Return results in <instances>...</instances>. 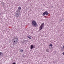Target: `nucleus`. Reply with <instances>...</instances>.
Here are the masks:
<instances>
[{
	"label": "nucleus",
	"mask_w": 64,
	"mask_h": 64,
	"mask_svg": "<svg viewBox=\"0 0 64 64\" xmlns=\"http://www.w3.org/2000/svg\"><path fill=\"white\" fill-rule=\"evenodd\" d=\"M12 42L14 44H16L18 42V38L17 36H15L12 40Z\"/></svg>",
	"instance_id": "f257e3e1"
},
{
	"label": "nucleus",
	"mask_w": 64,
	"mask_h": 64,
	"mask_svg": "<svg viewBox=\"0 0 64 64\" xmlns=\"http://www.w3.org/2000/svg\"><path fill=\"white\" fill-rule=\"evenodd\" d=\"M32 24L33 27H36L37 26V23L36 22V21L34 20L32 21Z\"/></svg>",
	"instance_id": "f03ea898"
},
{
	"label": "nucleus",
	"mask_w": 64,
	"mask_h": 64,
	"mask_svg": "<svg viewBox=\"0 0 64 64\" xmlns=\"http://www.w3.org/2000/svg\"><path fill=\"white\" fill-rule=\"evenodd\" d=\"M44 23H43L39 27V31H41V30L43 29V28H44Z\"/></svg>",
	"instance_id": "7ed1b4c3"
},
{
	"label": "nucleus",
	"mask_w": 64,
	"mask_h": 64,
	"mask_svg": "<svg viewBox=\"0 0 64 64\" xmlns=\"http://www.w3.org/2000/svg\"><path fill=\"white\" fill-rule=\"evenodd\" d=\"M48 14H49V13H48V12L45 11L42 14V15L43 16H44L45 15L47 16Z\"/></svg>",
	"instance_id": "20e7f679"
},
{
	"label": "nucleus",
	"mask_w": 64,
	"mask_h": 64,
	"mask_svg": "<svg viewBox=\"0 0 64 64\" xmlns=\"http://www.w3.org/2000/svg\"><path fill=\"white\" fill-rule=\"evenodd\" d=\"M35 48V45H34L33 44L30 45V48L31 50H32V49H33V48Z\"/></svg>",
	"instance_id": "39448f33"
},
{
	"label": "nucleus",
	"mask_w": 64,
	"mask_h": 64,
	"mask_svg": "<svg viewBox=\"0 0 64 64\" xmlns=\"http://www.w3.org/2000/svg\"><path fill=\"white\" fill-rule=\"evenodd\" d=\"M16 14H20L19 10H17L16 12Z\"/></svg>",
	"instance_id": "423d86ee"
},
{
	"label": "nucleus",
	"mask_w": 64,
	"mask_h": 64,
	"mask_svg": "<svg viewBox=\"0 0 64 64\" xmlns=\"http://www.w3.org/2000/svg\"><path fill=\"white\" fill-rule=\"evenodd\" d=\"M15 15L16 17H17L18 18L20 15V14H16Z\"/></svg>",
	"instance_id": "0eeeda50"
},
{
	"label": "nucleus",
	"mask_w": 64,
	"mask_h": 64,
	"mask_svg": "<svg viewBox=\"0 0 64 64\" xmlns=\"http://www.w3.org/2000/svg\"><path fill=\"white\" fill-rule=\"evenodd\" d=\"M21 7L20 6L18 8V10H21Z\"/></svg>",
	"instance_id": "6e6552de"
},
{
	"label": "nucleus",
	"mask_w": 64,
	"mask_h": 64,
	"mask_svg": "<svg viewBox=\"0 0 64 64\" xmlns=\"http://www.w3.org/2000/svg\"><path fill=\"white\" fill-rule=\"evenodd\" d=\"M46 51L47 52H49V50L48 49H46Z\"/></svg>",
	"instance_id": "1a4fd4ad"
},
{
	"label": "nucleus",
	"mask_w": 64,
	"mask_h": 64,
	"mask_svg": "<svg viewBox=\"0 0 64 64\" xmlns=\"http://www.w3.org/2000/svg\"><path fill=\"white\" fill-rule=\"evenodd\" d=\"M20 52L21 53H22V52H23V50H22H22H20Z\"/></svg>",
	"instance_id": "9d476101"
},
{
	"label": "nucleus",
	"mask_w": 64,
	"mask_h": 64,
	"mask_svg": "<svg viewBox=\"0 0 64 64\" xmlns=\"http://www.w3.org/2000/svg\"><path fill=\"white\" fill-rule=\"evenodd\" d=\"M28 38H29V39H31V36H27Z\"/></svg>",
	"instance_id": "9b49d317"
},
{
	"label": "nucleus",
	"mask_w": 64,
	"mask_h": 64,
	"mask_svg": "<svg viewBox=\"0 0 64 64\" xmlns=\"http://www.w3.org/2000/svg\"><path fill=\"white\" fill-rule=\"evenodd\" d=\"M2 6H4V5H5V3L4 2H3V3H2Z\"/></svg>",
	"instance_id": "f8f14e48"
},
{
	"label": "nucleus",
	"mask_w": 64,
	"mask_h": 64,
	"mask_svg": "<svg viewBox=\"0 0 64 64\" xmlns=\"http://www.w3.org/2000/svg\"><path fill=\"white\" fill-rule=\"evenodd\" d=\"M49 46H51V47H52V44H50Z\"/></svg>",
	"instance_id": "ddd939ff"
},
{
	"label": "nucleus",
	"mask_w": 64,
	"mask_h": 64,
	"mask_svg": "<svg viewBox=\"0 0 64 64\" xmlns=\"http://www.w3.org/2000/svg\"><path fill=\"white\" fill-rule=\"evenodd\" d=\"M63 47H62L61 48V50L62 51H63L64 50V49H63Z\"/></svg>",
	"instance_id": "4468645a"
},
{
	"label": "nucleus",
	"mask_w": 64,
	"mask_h": 64,
	"mask_svg": "<svg viewBox=\"0 0 64 64\" xmlns=\"http://www.w3.org/2000/svg\"><path fill=\"white\" fill-rule=\"evenodd\" d=\"M22 57H25V55H24V54H23L22 55Z\"/></svg>",
	"instance_id": "2eb2a0df"
},
{
	"label": "nucleus",
	"mask_w": 64,
	"mask_h": 64,
	"mask_svg": "<svg viewBox=\"0 0 64 64\" xmlns=\"http://www.w3.org/2000/svg\"><path fill=\"white\" fill-rule=\"evenodd\" d=\"M24 41L25 42H26H26H27V40H25Z\"/></svg>",
	"instance_id": "dca6fc26"
},
{
	"label": "nucleus",
	"mask_w": 64,
	"mask_h": 64,
	"mask_svg": "<svg viewBox=\"0 0 64 64\" xmlns=\"http://www.w3.org/2000/svg\"><path fill=\"white\" fill-rule=\"evenodd\" d=\"M12 64H16V62H14Z\"/></svg>",
	"instance_id": "f3484780"
},
{
	"label": "nucleus",
	"mask_w": 64,
	"mask_h": 64,
	"mask_svg": "<svg viewBox=\"0 0 64 64\" xmlns=\"http://www.w3.org/2000/svg\"><path fill=\"white\" fill-rule=\"evenodd\" d=\"M63 21V20H60V22H61Z\"/></svg>",
	"instance_id": "a211bd4d"
},
{
	"label": "nucleus",
	"mask_w": 64,
	"mask_h": 64,
	"mask_svg": "<svg viewBox=\"0 0 64 64\" xmlns=\"http://www.w3.org/2000/svg\"><path fill=\"white\" fill-rule=\"evenodd\" d=\"M62 54H63V55H64V52L62 53Z\"/></svg>",
	"instance_id": "6ab92c4d"
},
{
	"label": "nucleus",
	"mask_w": 64,
	"mask_h": 64,
	"mask_svg": "<svg viewBox=\"0 0 64 64\" xmlns=\"http://www.w3.org/2000/svg\"><path fill=\"white\" fill-rule=\"evenodd\" d=\"M54 52H55V53H54L55 54H56V51H55Z\"/></svg>",
	"instance_id": "aec40b11"
},
{
	"label": "nucleus",
	"mask_w": 64,
	"mask_h": 64,
	"mask_svg": "<svg viewBox=\"0 0 64 64\" xmlns=\"http://www.w3.org/2000/svg\"><path fill=\"white\" fill-rule=\"evenodd\" d=\"M1 12H0V16L1 15Z\"/></svg>",
	"instance_id": "412c9836"
},
{
	"label": "nucleus",
	"mask_w": 64,
	"mask_h": 64,
	"mask_svg": "<svg viewBox=\"0 0 64 64\" xmlns=\"http://www.w3.org/2000/svg\"><path fill=\"white\" fill-rule=\"evenodd\" d=\"M50 48H51V47H50L49 48V49H50Z\"/></svg>",
	"instance_id": "4be33fe9"
},
{
	"label": "nucleus",
	"mask_w": 64,
	"mask_h": 64,
	"mask_svg": "<svg viewBox=\"0 0 64 64\" xmlns=\"http://www.w3.org/2000/svg\"><path fill=\"white\" fill-rule=\"evenodd\" d=\"M40 31V30H39L38 31V32H39V31Z\"/></svg>",
	"instance_id": "5701e85b"
},
{
	"label": "nucleus",
	"mask_w": 64,
	"mask_h": 64,
	"mask_svg": "<svg viewBox=\"0 0 64 64\" xmlns=\"http://www.w3.org/2000/svg\"><path fill=\"white\" fill-rule=\"evenodd\" d=\"M63 48H64V46H63Z\"/></svg>",
	"instance_id": "b1692460"
},
{
	"label": "nucleus",
	"mask_w": 64,
	"mask_h": 64,
	"mask_svg": "<svg viewBox=\"0 0 64 64\" xmlns=\"http://www.w3.org/2000/svg\"><path fill=\"white\" fill-rule=\"evenodd\" d=\"M45 17H46V16H45Z\"/></svg>",
	"instance_id": "393cba45"
}]
</instances>
